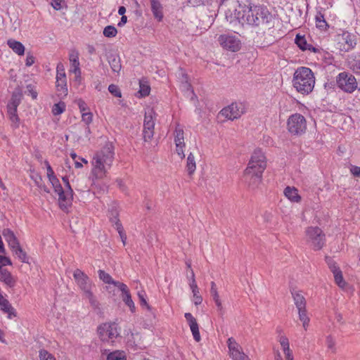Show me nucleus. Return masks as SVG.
<instances>
[{
    "label": "nucleus",
    "mask_w": 360,
    "mask_h": 360,
    "mask_svg": "<svg viewBox=\"0 0 360 360\" xmlns=\"http://www.w3.org/2000/svg\"><path fill=\"white\" fill-rule=\"evenodd\" d=\"M13 252L18 257V258L24 263L28 262V257L26 254V252L22 249L21 247L18 248L15 250H14Z\"/></svg>",
    "instance_id": "79ce46f5"
},
{
    "label": "nucleus",
    "mask_w": 360,
    "mask_h": 360,
    "mask_svg": "<svg viewBox=\"0 0 360 360\" xmlns=\"http://www.w3.org/2000/svg\"><path fill=\"white\" fill-rule=\"evenodd\" d=\"M238 8L245 9V22L254 27L262 25L275 26V22L279 23L266 6L252 5L249 0H236Z\"/></svg>",
    "instance_id": "f257e3e1"
},
{
    "label": "nucleus",
    "mask_w": 360,
    "mask_h": 360,
    "mask_svg": "<svg viewBox=\"0 0 360 360\" xmlns=\"http://www.w3.org/2000/svg\"><path fill=\"white\" fill-rule=\"evenodd\" d=\"M150 8L153 15L158 22H161L163 20V6L160 3V0H150Z\"/></svg>",
    "instance_id": "412c9836"
},
{
    "label": "nucleus",
    "mask_w": 360,
    "mask_h": 360,
    "mask_svg": "<svg viewBox=\"0 0 360 360\" xmlns=\"http://www.w3.org/2000/svg\"><path fill=\"white\" fill-rule=\"evenodd\" d=\"M108 91L115 97H121V92L118 86L115 84H110L108 86Z\"/></svg>",
    "instance_id": "864d4df0"
},
{
    "label": "nucleus",
    "mask_w": 360,
    "mask_h": 360,
    "mask_svg": "<svg viewBox=\"0 0 360 360\" xmlns=\"http://www.w3.org/2000/svg\"><path fill=\"white\" fill-rule=\"evenodd\" d=\"M338 88L346 93H352L358 88L355 77L349 72H342L336 77Z\"/></svg>",
    "instance_id": "423d86ee"
},
{
    "label": "nucleus",
    "mask_w": 360,
    "mask_h": 360,
    "mask_svg": "<svg viewBox=\"0 0 360 360\" xmlns=\"http://www.w3.org/2000/svg\"><path fill=\"white\" fill-rule=\"evenodd\" d=\"M228 347L229 349L230 356H235L238 354L241 349L240 346L236 342L233 338H229L227 340Z\"/></svg>",
    "instance_id": "cd10ccee"
},
{
    "label": "nucleus",
    "mask_w": 360,
    "mask_h": 360,
    "mask_svg": "<svg viewBox=\"0 0 360 360\" xmlns=\"http://www.w3.org/2000/svg\"><path fill=\"white\" fill-rule=\"evenodd\" d=\"M98 333L103 342H113L119 335L117 325L115 323H105L98 326Z\"/></svg>",
    "instance_id": "1a4fd4ad"
},
{
    "label": "nucleus",
    "mask_w": 360,
    "mask_h": 360,
    "mask_svg": "<svg viewBox=\"0 0 360 360\" xmlns=\"http://www.w3.org/2000/svg\"><path fill=\"white\" fill-rule=\"evenodd\" d=\"M76 103L78 105L79 109L80 112H82V114L83 112H87V110L89 108H88L87 104L86 103V102L84 100H82V99L77 100Z\"/></svg>",
    "instance_id": "4d7b16f0"
},
{
    "label": "nucleus",
    "mask_w": 360,
    "mask_h": 360,
    "mask_svg": "<svg viewBox=\"0 0 360 360\" xmlns=\"http://www.w3.org/2000/svg\"><path fill=\"white\" fill-rule=\"evenodd\" d=\"M306 234L311 243L312 248L314 250L322 249L325 243V234L318 226L308 227L306 230Z\"/></svg>",
    "instance_id": "6e6552de"
},
{
    "label": "nucleus",
    "mask_w": 360,
    "mask_h": 360,
    "mask_svg": "<svg viewBox=\"0 0 360 360\" xmlns=\"http://www.w3.org/2000/svg\"><path fill=\"white\" fill-rule=\"evenodd\" d=\"M195 161L194 156L190 153L187 158L186 169L189 175H191L195 170Z\"/></svg>",
    "instance_id": "72a5a7b5"
},
{
    "label": "nucleus",
    "mask_w": 360,
    "mask_h": 360,
    "mask_svg": "<svg viewBox=\"0 0 360 360\" xmlns=\"http://www.w3.org/2000/svg\"><path fill=\"white\" fill-rule=\"evenodd\" d=\"M108 61L112 72L117 73L120 72L122 69L121 59L117 53H109L108 55Z\"/></svg>",
    "instance_id": "b1692460"
},
{
    "label": "nucleus",
    "mask_w": 360,
    "mask_h": 360,
    "mask_svg": "<svg viewBox=\"0 0 360 360\" xmlns=\"http://www.w3.org/2000/svg\"><path fill=\"white\" fill-rule=\"evenodd\" d=\"M349 68L356 75H360V53L352 54L348 60Z\"/></svg>",
    "instance_id": "393cba45"
},
{
    "label": "nucleus",
    "mask_w": 360,
    "mask_h": 360,
    "mask_svg": "<svg viewBox=\"0 0 360 360\" xmlns=\"http://www.w3.org/2000/svg\"><path fill=\"white\" fill-rule=\"evenodd\" d=\"M7 265H12L11 260L6 256L0 255V267L3 268Z\"/></svg>",
    "instance_id": "052dcab7"
},
{
    "label": "nucleus",
    "mask_w": 360,
    "mask_h": 360,
    "mask_svg": "<svg viewBox=\"0 0 360 360\" xmlns=\"http://www.w3.org/2000/svg\"><path fill=\"white\" fill-rule=\"evenodd\" d=\"M325 259L328 266V268L330 269L332 273L340 269V268L338 266L335 261L332 257L326 256Z\"/></svg>",
    "instance_id": "37998d69"
},
{
    "label": "nucleus",
    "mask_w": 360,
    "mask_h": 360,
    "mask_svg": "<svg viewBox=\"0 0 360 360\" xmlns=\"http://www.w3.org/2000/svg\"><path fill=\"white\" fill-rule=\"evenodd\" d=\"M44 164H45V165L46 167L47 177H48L49 180L52 179V178H53V177H55L56 175H55L54 172H53L52 167H51L49 162L47 160H46L44 162Z\"/></svg>",
    "instance_id": "680f3d73"
},
{
    "label": "nucleus",
    "mask_w": 360,
    "mask_h": 360,
    "mask_svg": "<svg viewBox=\"0 0 360 360\" xmlns=\"http://www.w3.org/2000/svg\"><path fill=\"white\" fill-rule=\"evenodd\" d=\"M189 327H190L191 330L192 332V334H193L194 340L196 342H199L201 338H200V332H199V328H198V323L196 322L195 323L191 325Z\"/></svg>",
    "instance_id": "de8ad7c7"
},
{
    "label": "nucleus",
    "mask_w": 360,
    "mask_h": 360,
    "mask_svg": "<svg viewBox=\"0 0 360 360\" xmlns=\"http://www.w3.org/2000/svg\"><path fill=\"white\" fill-rule=\"evenodd\" d=\"M79 56V53L76 50L71 51L69 54V60L70 63V72L77 75H79V72L81 71Z\"/></svg>",
    "instance_id": "4be33fe9"
},
{
    "label": "nucleus",
    "mask_w": 360,
    "mask_h": 360,
    "mask_svg": "<svg viewBox=\"0 0 360 360\" xmlns=\"http://www.w3.org/2000/svg\"><path fill=\"white\" fill-rule=\"evenodd\" d=\"M207 4H210L212 7L210 11H214V13L219 7V5L222 4L220 2V0H207ZM214 15H216L215 13Z\"/></svg>",
    "instance_id": "13d9d810"
},
{
    "label": "nucleus",
    "mask_w": 360,
    "mask_h": 360,
    "mask_svg": "<svg viewBox=\"0 0 360 360\" xmlns=\"http://www.w3.org/2000/svg\"><path fill=\"white\" fill-rule=\"evenodd\" d=\"M326 345L328 349H332L333 352L335 351V342L332 335H330L326 337Z\"/></svg>",
    "instance_id": "bf43d9fd"
},
{
    "label": "nucleus",
    "mask_w": 360,
    "mask_h": 360,
    "mask_svg": "<svg viewBox=\"0 0 360 360\" xmlns=\"http://www.w3.org/2000/svg\"><path fill=\"white\" fill-rule=\"evenodd\" d=\"M107 360H125L123 354L119 351L110 353L107 356Z\"/></svg>",
    "instance_id": "3c124183"
},
{
    "label": "nucleus",
    "mask_w": 360,
    "mask_h": 360,
    "mask_svg": "<svg viewBox=\"0 0 360 360\" xmlns=\"http://www.w3.org/2000/svg\"><path fill=\"white\" fill-rule=\"evenodd\" d=\"M22 97V94L20 91V89H15L11 96V100L9 101L8 103L9 106H18L21 102Z\"/></svg>",
    "instance_id": "7c9ffc66"
},
{
    "label": "nucleus",
    "mask_w": 360,
    "mask_h": 360,
    "mask_svg": "<svg viewBox=\"0 0 360 360\" xmlns=\"http://www.w3.org/2000/svg\"><path fill=\"white\" fill-rule=\"evenodd\" d=\"M334 276L335 283L340 288H345L347 285V283L345 281L341 269L333 273Z\"/></svg>",
    "instance_id": "473e14b6"
},
{
    "label": "nucleus",
    "mask_w": 360,
    "mask_h": 360,
    "mask_svg": "<svg viewBox=\"0 0 360 360\" xmlns=\"http://www.w3.org/2000/svg\"><path fill=\"white\" fill-rule=\"evenodd\" d=\"M284 194L291 202H300L302 200L298 193V190L295 187L287 186L284 190Z\"/></svg>",
    "instance_id": "a878e982"
},
{
    "label": "nucleus",
    "mask_w": 360,
    "mask_h": 360,
    "mask_svg": "<svg viewBox=\"0 0 360 360\" xmlns=\"http://www.w3.org/2000/svg\"><path fill=\"white\" fill-rule=\"evenodd\" d=\"M210 294L212 296L213 300H214L215 304L218 307V309L220 311L221 315H222L223 314L222 305H221V302L219 300V294L217 292V289L216 288V285L214 281L211 282Z\"/></svg>",
    "instance_id": "c85d7f7f"
},
{
    "label": "nucleus",
    "mask_w": 360,
    "mask_h": 360,
    "mask_svg": "<svg viewBox=\"0 0 360 360\" xmlns=\"http://www.w3.org/2000/svg\"><path fill=\"white\" fill-rule=\"evenodd\" d=\"M153 110H149L145 113L143 122V137L145 142L150 141L154 135L155 120Z\"/></svg>",
    "instance_id": "9d476101"
},
{
    "label": "nucleus",
    "mask_w": 360,
    "mask_h": 360,
    "mask_svg": "<svg viewBox=\"0 0 360 360\" xmlns=\"http://www.w3.org/2000/svg\"><path fill=\"white\" fill-rule=\"evenodd\" d=\"M109 219L116 230L118 229V226H122L118 218V213L116 210H112L110 212Z\"/></svg>",
    "instance_id": "f704fd0d"
},
{
    "label": "nucleus",
    "mask_w": 360,
    "mask_h": 360,
    "mask_svg": "<svg viewBox=\"0 0 360 360\" xmlns=\"http://www.w3.org/2000/svg\"><path fill=\"white\" fill-rule=\"evenodd\" d=\"M266 167V160L264 154L260 149L255 150L243 172L244 181L249 188L255 190L258 188L262 181V175Z\"/></svg>",
    "instance_id": "f03ea898"
},
{
    "label": "nucleus",
    "mask_w": 360,
    "mask_h": 360,
    "mask_svg": "<svg viewBox=\"0 0 360 360\" xmlns=\"http://www.w3.org/2000/svg\"><path fill=\"white\" fill-rule=\"evenodd\" d=\"M0 309L4 313L7 314L8 318L10 319L17 316L15 308L11 305L9 301L4 297L0 300Z\"/></svg>",
    "instance_id": "5701e85b"
},
{
    "label": "nucleus",
    "mask_w": 360,
    "mask_h": 360,
    "mask_svg": "<svg viewBox=\"0 0 360 360\" xmlns=\"http://www.w3.org/2000/svg\"><path fill=\"white\" fill-rule=\"evenodd\" d=\"M7 45L10 49L13 50L14 53L18 54V56H23L25 53V46L24 45L13 39H9L7 40Z\"/></svg>",
    "instance_id": "bb28decb"
},
{
    "label": "nucleus",
    "mask_w": 360,
    "mask_h": 360,
    "mask_svg": "<svg viewBox=\"0 0 360 360\" xmlns=\"http://www.w3.org/2000/svg\"><path fill=\"white\" fill-rule=\"evenodd\" d=\"M39 358L40 360H56L53 354L44 349L39 351Z\"/></svg>",
    "instance_id": "c03bdc74"
},
{
    "label": "nucleus",
    "mask_w": 360,
    "mask_h": 360,
    "mask_svg": "<svg viewBox=\"0 0 360 360\" xmlns=\"http://www.w3.org/2000/svg\"><path fill=\"white\" fill-rule=\"evenodd\" d=\"M119 235H120V237L121 238V240L123 243L124 245H126V240H127V236L124 233V228L122 226H118V229L117 230Z\"/></svg>",
    "instance_id": "0e129e2a"
},
{
    "label": "nucleus",
    "mask_w": 360,
    "mask_h": 360,
    "mask_svg": "<svg viewBox=\"0 0 360 360\" xmlns=\"http://www.w3.org/2000/svg\"><path fill=\"white\" fill-rule=\"evenodd\" d=\"M176 145V153L177 155L181 158H184V148H185V143H175Z\"/></svg>",
    "instance_id": "5fc2aeb1"
},
{
    "label": "nucleus",
    "mask_w": 360,
    "mask_h": 360,
    "mask_svg": "<svg viewBox=\"0 0 360 360\" xmlns=\"http://www.w3.org/2000/svg\"><path fill=\"white\" fill-rule=\"evenodd\" d=\"M114 156V147L111 143H107L96 153L91 161V173L96 179H102L106 176L112 165Z\"/></svg>",
    "instance_id": "7ed1b4c3"
},
{
    "label": "nucleus",
    "mask_w": 360,
    "mask_h": 360,
    "mask_svg": "<svg viewBox=\"0 0 360 360\" xmlns=\"http://www.w3.org/2000/svg\"><path fill=\"white\" fill-rule=\"evenodd\" d=\"M58 195V204L60 208L65 212H68L69 207L72 205L73 193H70V190L63 191V193L60 195V192L57 193Z\"/></svg>",
    "instance_id": "a211bd4d"
},
{
    "label": "nucleus",
    "mask_w": 360,
    "mask_h": 360,
    "mask_svg": "<svg viewBox=\"0 0 360 360\" xmlns=\"http://www.w3.org/2000/svg\"><path fill=\"white\" fill-rule=\"evenodd\" d=\"M338 44L342 51L348 52L352 50L356 45V37L347 31H344L339 35Z\"/></svg>",
    "instance_id": "4468645a"
},
{
    "label": "nucleus",
    "mask_w": 360,
    "mask_h": 360,
    "mask_svg": "<svg viewBox=\"0 0 360 360\" xmlns=\"http://www.w3.org/2000/svg\"><path fill=\"white\" fill-rule=\"evenodd\" d=\"M0 282L9 288H13L16 284V278L6 269L0 267Z\"/></svg>",
    "instance_id": "aec40b11"
},
{
    "label": "nucleus",
    "mask_w": 360,
    "mask_h": 360,
    "mask_svg": "<svg viewBox=\"0 0 360 360\" xmlns=\"http://www.w3.org/2000/svg\"><path fill=\"white\" fill-rule=\"evenodd\" d=\"M219 41L224 49L232 52L239 51L241 47L240 41L236 36L221 34L219 37Z\"/></svg>",
    "instance_id": "ddd939ff"
},
{
    "label": "nucleus",
    "mask_w": 360,
    "mask_h": 360,
    "mask_svg": "<svg viewBox=\"0 0 360 360\" xmlns=\"http://www.w3.org/2000/svg\"><path fill=\"white\" fill-rule=\"evenodd\" d=\"M189 327H190L191 330L192 332V334H193L194 340L196 342H199L201 338H200V332H199V328H198V323L196 322L195 323L191 325Z\"/></svg>",
    "instance_id": "09e8293b"
},
{
    "label": "nucleus",
    "mask_w": 360,
    "mask_h": 360,
    "mask_svg": "<svg viewBox=\"0 0 360 360\" xmlns=\"http://www.w3.org/2000/svg\"><path fill=\"white\" fill-rule=\"evenodd\" d=\"M291 294L294 300V303L298 309L300 320L302 321L303 327L305 330H307V327L309 323V318L307 314L306 300L300 292L292 291Z\"/></svg>",
    "instance_id": "0eeeda50"
},
{
    "label": "nucleus",
    "mask_w": 360,
    "mask_h": 360,
    "mask_svg": "<svg viewBox=\"0 0 360 360\" xmlns=\"http://www.w3.org/2000/svg\"><path fill=\"white\" fill-rule=\"evenodd\" d=\"M150 88L148 84L140 83L139 93L141 96H146L150 94Z\"/></svg>",
    "instance_id": "6e6d98bb"
},
{
    "label": "nucleus",
    "mask_w": 360,
    "mask_h": 360,
    "mask_svg": "<svg viewBox=\"0 0 360 360\" xmlns=\"http://www.w3.org/2000/svg\"><path fill=\"white\" fill-rule=\"evenodd\" d=\"M316 27L322 30H326L328 27V25L325 20L324 15L321 12H318L315 17Z\"/></svg>",
    "instance_id": "2f4dec72"
},
{
    "label": "nucleus",
    "mask_w": 360,
    "mask_h": 360,
    "mask_svg": "<svg viewBox=\"0 0 360 360\" xmlns=\"http://www.w3.org/2000/svg\"><path fill=\"white\" fill-rule=\"evenodd\" d=\"M2 235L7 243L17 238L14 232L10 229H4L2 231Z\"/></svg>",
    "instance_id": "49530a36"
},
{
    "label": "nucleus",
    "mask_w": 360,
    "mask_h": 360,
    "mask_svg": "<svg viewBox=\"0 0 360 360\" xmlns=\"http://www.w3.org/2000/svg\"><path fill=\"white\" fill-rule=\"evenodd\" d=\"M246 15L245 9L240 8L239 10L235 8L233 11L228 9L225 12L226 19L231 23L234 22H245V16Z\"/></svg>",
    "instance_id": "dca6fc26"
},
{
    "label": "nucleus",
    "mask_w": 360,
    "mask_h": 360,
    "mask_svg": "<svg viewBox=\"0 0 360 360\" xmlns=\"http://www.w3.org/2000/svg\"><path fill=\"white\" fill-rule=\"evenodd\" d=\"M293 86L302 94H309L313 91L315 84L314 72L309 68H298L293 76Z\"/></svg>",
    "instance_id": "20e7f679"
},
{
    "label": "nucleus",
    "mask_w": 360,
    "mask_h": 360,
    "mask_svg": "<svg viewBox=\"0 0 360 360\" xmlns=\"http://www.w3.org/2000/svg\"><path fill=\"white\" fill-rule=\"evenodd\" d=\"M73 277L84 294L92 290L94 285L91 279L84 271L77 269L73 273Z\"/></svg>",
    "instance_id": "f8f14e48"
},
{
    "label": "nucleus",
    "mask_w": 360,
    "mask_h": 360,
    "mask_svg": "<svg viewBox=\"0 0 360 360\" xmlns=\"http://www.w3.org/2000/svg\"><path fill=\"white\" fill-rule=\"evenodd\" d=\"M181 75L182 87L186 89H188L190 88L191 85L188 82L187 75L183 72H181Z\"/></svg>",
    "instance_id": "e2e57ef3"
},
{
    "label": "nucleus",
    "mask_w": 360,
    "mask_h": 360,
    "mask_svg": "<svg viewBox=\"0 0 360 360\" xmlns=\"http://www.w3.org/2000/svg\"><path fill=\"white\" fill-rule=\"evenodd\" d=\"M295 44L299 47L302 51H310L313 53H319V49L313 46L311 44L307 43V39L304 35H301L300 34H297L295 36Z\"/></svg>",
    "instance_id": "6ab92c4d"
},
{
    "label": "nucleus",
    "mask_w": 360,
    "mask_h": 360,
    "mask_svg": "<svg viewBox=\"0 0 360 360\" xmlns=\"http://www.w3.org/2000/svg\"><path fill=\"white\" fill-rule=\"evenodd\" d=\"M117 33V29L112 25H108L103 30V35L106 37H114L116 36Z\"/></svg>",
    "instance_id": "ea45409f"
},
{
    "label": "nucleus",
    "mask_w": 360,
    "mask_h": 360,
    "mask_svg": "<svg viewBox=\"0 0 360 360\" xmlns=\"http://www.w3.org/2000/svg\"><path fill=\"white\" fill-rule=\"evenodd\" d=\"M49 181L51 184L55 193H58L60 192V195H61L63 193V191H64V189L63 188L59 179L56 176H55V177L49 179Z\"/></svg>",
    "instance_id": "58836bf2"
},
{
    "label": "nucleus",
    "mask_w": 360,
    "mask_h": 360,
    "mask_svg": "<svg viewBox=\"0 0 360 360\" xmlns=\"http://www.w3.org/2000/svg\"><path fill=\"white\" fill-rule=\"evenodd\" d=\"M56 86L58 91L61 92L64 95L68 94L67 79L56 80Z\"/></svg>",
    "instance_id": "e433bc0d"
},
{
    "label": "nucleus",
    "mask_w": 360,
    "mask_h": 360,
    "mask_svg": "<svg viewBox=\"0 0 360 360\" xmlns=\"http://www.w3.org/2000/svg\"><path fill=\"white\" fill-rule=\"evenodd\" d=\"M244 112V108L241 103H233L227 107L224 108L219 113L220 116L231 120L239 118Z\"/></svg>",
    "instance_id": "9b49d317"
},
{
    "label": "nucleus",
    "mask_w": 360,
    "mask_h": 360,
    "mask_svg": "<svg viewBox=\"0 0 360 360\" xmlns=\"http://www.w3.org/2000/svg\"><path fill=\"white\" fill-rule=\"evenodd\" d=\"M93 120V115L90 112H83L82 114V121L85 123V125H89Z\"/></svg>",
    "instance_id": "603ef678"
},
{
    "label": "nucleus",
    "mask_w": 360,
    "mask_h": 360,
    "mask_svg": "<svg viewBox=\"0 0 360 360\" xmlns=\"http://www.w3.org/2000/svg\"><path fill=\"white\" fill-rule=\"evenodd\" d=\"M280 343L283 350L290 349L288 339L285 336L281 337Z\"/></svg>",
    "instance_id": "69168bd1"
},
{
    "label": "nucleus",
    "mask_w": 360,
    "mask_h": 360,
    "mask_svg": "<svg viewBox=\"0 0 360 360\" xmlns=\"http://www.w3.org/2000/svg\"><path fill=\"white\" fill-rule=\"evenodd\" d=\"M99 278L102 280L105 283L108 284H113L115 286H116L118 288V284L117 283H122L120 281H115L112 279V276L106 273L103 270H98V271Z\"/></svg>",
    "instance_id": "c756f323"
},
{
    "label": "nucleus",
    "mask_w": 360,
    "mask_h": 360,
    "mask_svg": "<svg viewBox=\"0 0 360 360\" xmlns=\"http://www.w3.org/2000/svg\"><path fill=\"white\" fill-rule=\"evenodd\" d=\"M118 289L122 292L121 297L124 304L129 307L131 313L136 311L134 302L131 299V296L127 285L124 283H117Z\"/></svg>",
    "instance_id": "f3484780"
},
{
    "label": "nucleus",
    "mask_w": 360,
    "mask_h": 360,
    "mask_svg": "<svg viewBox=\"0 0 360 360\" xmlns=\"http://www.w3.org/2000/svg\"><path fill=\"white\" fill-rule=\"evenodd\" d=\"M138 297L140 301V304L142 307H146L147 309L150 310V305L147 303L146 301V295L144 291H141L138 292Z\"/></svg>",
    "instance_id": "8fccbe9b"
},
{
    "label": "nucleus",
    "mask_w": 360,
    "mask_h": 360,
    "mask_svg": "<svg viewBox=\"0 0 360 360\" xmlns=\"http://www.w3.org/2000/svg\"><path fill=\"white\" fill-rule=\"evenodd\" d=\"M268 26L266 31L264 32L262 36L257 35V42H260L263 46H269L276 41L274 26Z\"/></svg>",
    "instance_id": "2eb2a0df"
},
{
    "label": "nucleus",
    "mask_w": 360,
    "mask_h": 360,
    "mask_svg": "<svg viewBox=\"0 0 360 360\" xmlns=\"http://www.w3.org/2000/svg\"><path fill=\"white\" fill-rule=\"evenodd\" d=\"M174 143H184V130L179 125L174 131Z\"/></svg>",
    "instance_id": "4c0bfd02"
},
{
    "label": "nucleus",
    "mask_w": 360,
    "mask_h": 360,
    "mask_svg": "<svg viewBox=\"0 0 360 360\" xmlns=\"http://www.w3.org/2000/svg\"><path fill=\"white\" fill-rule=\"evenodd\" d=\"M191 288L192 289V292L193 293V302L197 306L202 303V299L200 296L197 295L198 291L197 290V285L194 283V282L191 284Z\"/></svg>",
    "instance_id": "a18cd8bd"
},
{
    "label": "nucleus",
    "mask_w": 360,
    "mask_h": 360,
    "mask_svg": "<svg viewBox=\"0 0 360 360\" xmlns=\"http://www.w3.org/2000/svg\"><path fill=\"white\" fill-rule=\"evenodd\" d=\"M233 360H250L243 352L240 351L238 354L235 356H232Z\"/></svg>",
    "instance_id": "338daca9"
},
{
    "label": "nucleus",
    "mask_w": 360,
    "mask_h": 360,
    "mask_svg": "<svg viewBox=\"0 0 360 360\" xmlns=\"http://www.w3.org/2000/svg\"><path fill=\"white\" fill-rule=\"evenodd\" d=\"M65 110V105L63 102H59L53 105L52 108V113L54 115H59Z\"/></svg>",
    "instance_id": "a19ab883"
},
{
    "label": "nucleus",
    "mask_w": 360,
    "mask_h": 360,
    "mask_svg": "<svg viewBox=\"0 0 360 360\" xmlns=\"http://www.w3.org/2000/svg\"><path fill=\"white\" fill-rule=\"evenodd\" d=\"M287 128L288 131L292 135H302L307 129L305 117L300 113L291 115L287 121Z\"/></svg>",
    "instance_id": "39448f33"
},
{
    "label": "nucleus",
    "mask_w": 360,
    "mask_h": 360,
    "mask_svg": "<svg viewBox=\"0 0 360 360\" xmlns=\"http://www.w3.org/2000/svg\"><path fill=\"white\" fill-rule=\"evenodd\" d=\"M84 297L89 300V302L91 306L94 309L99 308V302H98L96 297L94 295L92 290L84 294Z\"/></svg>",
    "instance_id": "c9c22d12"
},
{
    "label": "nucleus",
    "mask_w": 360,
    "mask_h": 360,
    "mask_svg": "<svg viewBox=\"0 0 360 360\" xmlns=\"http://www.w3.org/2000/svg\"><path fill=\"white\" fill-rule=\"evenodd\" d=\"M350 172L354 176L360 177V167L352 165L350 168Z\"/></svg>",
    "instance_id": "774afa93"
}]
</instances>
